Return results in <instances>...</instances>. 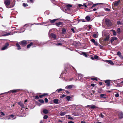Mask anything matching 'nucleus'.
<instances>
[{"label":"nucleus","instance_id":"nucleus-1","mask_svg":"<svg viewBox=\"0 0 123 123\" xmlns=\"http://www.w3.org/2000/svg\"><path fill=\"white\" fill-rule=\"evenodd\" d=\"M4 4L7 8H10L12 7L13 6H11L10 5V1L9 0H6L4 1Z\"/></svg>","mask_w":123,"mask_h":123},{"label":"nucleus","instance_id":"nucleus-2","mask_svg":"<svg viewBox=\"0 0 123 123\" xmlns=\"http://www.w3.org/2000/svg\"><path fill=\"white\" fill-rule=\"evenodd\" d=\"M2 33L3 35L2 36H8L10 35H13L14 34V33H12L11 32L7 33L6 31H3L2 32Z\"/></svg>","mask_w":123,"mask_h":123},{"label":"nucleus","instance_id":"nucleus-3","mask_svg":"<svg viewBox=\"0 0 123 123\" xmlns=\"http://www.w3.org/2000/svg\"><path fill=\"white\" fill-rule=\"evenodd\" d=\"M105 23L108 26H111L112 25V23L109 19H105Z\"/></svg>","mask_w":123,"mask_h":123},{"label":"nucleus","instance_id":"nucleus-4","mask_svg":"<svg viewBox=\"0 0 123 123\" xmlns=\"http://www.w3.org/2000/svg\"><path fill=\"white\" fill-rule=\"evenodd\" d=\"M20 90L18 89L12 90H11L10 91H9L8 92H4V93H3L0 94V95L5 94L6 93H8L9 92H12V93L16 92H17V91L18 90Z\"/></svg>","mask_w":123,"mask_h":123},{"label":"nucleus","instance_id":"nucleus-5","mask_svg":"<svg viewBox=\"0 0 123 123\" xmlns=\"http://www.w3.org/2000/svg\"><path fill=\"white\" fill-rule=\"evenodd\" d=\"M120 2V0H118L113 2V6L114 7H116L118 6Z\"/></svg>","mask_w":123,"mask_h":123},{"label":"nucleus","instance_id":"nucleus-6","mask_svg":"<svg viewBox=\"0 0 123 123\" xmlns=\"http://www.w3.org/2000/svg\"><path fill=\"white\" fill-rule=\"evenodd\" d=\"M20 44L23 46H26L27 44V41L25 40L23 41L20 42Z\"/></svg>","mask_w":123,"mask_h":123},{"label":"nucleus","instance_id":"nucleus-7","mask_svg":"<svg viewBox=\"0 0 123 123\" xmlns=\"http://www.w3.org/2000/svg\"><path fill=\"white\" fill-rule=\"evenodd\" d=\"M9 45V44L8 43H6L5 45L1 48V50H4L6 49L8 47V46Z\"/></svg>","mask_w":123,"mask_h":123},{"label":"nucleus","instance_id":"nucleus-8","mask_svg":"<svg viewBox=\"0 0 123 123\" xmlns=\"http://www.w3.org/2000/svg\"><path fill=\"white\" fill-rule=\"evenodd\" d=\"M111 80H105V82L106 84V85L108 86H109L110 85V82Z\"/></svg>","mask_w":123,"mask_h":123},{"label":"nucleus","instance_id":"nucleus-9","mask_svg":"<svg viewBox=\"0 0 123 123\" xmlns=\"http://www.w3.org/2000/svg\"><path fill=\"white\" fill-rule=\"evenodd\" d=\"M118 117L119 119H122L123 118V113L121 111L118 114Z\"/></svg>","mask_w":123,"mask_h":123},{"label":"nucleus","instance_id":"nucleus-10","mask_svg":"<svg viewBox=\"0 0 123 123\" xmlns=\"http://www.w3.org/2000/svg\"><path fill=\"white\" fill-rule=\"evenodd\" d=\"M63 23L62 22H59L58 23H55V25L57 26L58 27H61L62 26H60V25H62V24Z\"/></svg>","mask_w":123,"mask_h":123},{"label":"nucleus","instance_id":"nucleus-11","mask_svg":"<svg viewBox=\"0 0 123 123\" xmlns=\"http://www.w3.org/2000/svg\"><path fill=\"white\" fill-rule=\"evenodd\" d=\"M117 38L115 37H111V39L110 40L111 42L112 43L114 40H116L117 39Z\"/></svg>","mask_w":123,"mask_h":123},{"label":"nucleus","instance_id":"nucleus-12","mask_svg":"<svg viewBox=\"0 0 123 123\" xmlns=\"http://www.w3.org/2000/svg\"><path fill=\"white\" fill-rule=\"evenodd\" d=\"M73 85H69L68 86H66L65 87V88L67 89H69L72 88L73 86Z\"/></svg>","mask_w":123,"mask_h":123},{"label":"nucleus","instance_id":"nucleus-13","mask_svg":"<svg viewBox=\"0 0 123 123\" xmlns=\"http://www.w3.org/2000/svg\"><path fill=\"white\" fill-rule=\"evenodd\" d=\"M18 104L20 105L21 107L23 108H25V106L23 104L22 102H20L18 103Z\"/></svg>","mask_w":123,"mask_h":123},{"label":"nucleus","instance_id":"nucleus-14","mask_svg":"<svg viewBox=\"0 0 123 123\" xmlns=\"http://www.w3.org/2000/svg\"><path fill=\"white\" fill-rule=\"evenodd\" d=\"M79 113L78 112H76L72 113V115L74 116H79Z\"/></svg>","mask_w":123,"mask_h":123},{"label":"nucleus","instance_id":"nucleus-15","mask_svg":"<svg viewBox=\"0 0 123 123\" xmlns=\"http://www.w3.org/2000/svg\"><path fill=\"white\" fill-rule=\"evenodd\" d=\"M109 38H110V36L109 35H108L106 36V37L105 38H104V41H108L109 40Z\"/></svg>","mask_w":123,"mask_h":123},{"label":"nucleus","instance_id":"nucleus-16","mask_svg":"<svg viewBox=\"0 0 123 123\" xmlns=\"http://www.w3.org/2000/svg\"><path fill=\"white\" fill-rule=\"evenodd\" d=\"M59 100L58 99H55L53 100L54 103L55 104H58L60 103L58 102Z\"/></svg>","mask_w":123,"mask_h":123},{"label":"nucleus","instance_id":"nucleus-17","mask_svg":"<svg viewBox=\"0 0 123 123\" xmlns=\"http://www.w3.org/2000/svg\"><path fill=\"white\" fill-rule=\"evenodd\" d=\"M51 36L52 38L56 39V35L53 33H52L51 34Z\"/></svg>","mask_w":123,"mask_h":123},{"label":"nucleus","instance_id":"nucleus-18","mask_svg":"<svg viewBox=\"0 0 123 123\" xmlns=\"http://www.w3.org/2000/svg\"><path fill=\"white\" fill-rule=\"evenodd\" d=\"M106 61L108 62L110 64L112 65H113L114 64L113 62L111 60H106Z\"/></svg>","mask_w":123,"mask_h":123},{"label":"nucleus","instance_id":"nucleus-19","mask_svg":"<svg viewBox=\"0 0 123 123\" xmlns=\"http://www.w3.org/2000/svg\"><path fill=\"white\" fill-rule=\"evenodd\" d=\"M58 19H55L53 20H51L50 21V23L51 24H53L55 23L57 20H58Z\"/></svg>","mask_w":123,"mask_h":123},{"label":"nucleus","instance_id":"nucleus-20","mask_svg":"<svg viewBox=\"0 0 123 123\" xmlns=\"http://www.w3.org/2000/svg\"><path fill=\"white\" fill-rule=\"evenodd\" d=\"M16 46L18 48L17 49L18 50H19L21 49L20 46L18 43H16Z\"/></svg>","mask_w":123,"mask_h":123},{"label":"nucleus","instance_id":"nucleus-21","mask_svg":"<svg viewBox=\"0 0 123 123\" xmlns=\"http://www.w3.org/2000/svg\"><path fill=\"white\" fill-rule=\"evenodd\" d=\"M25 29L24 28H21L20 29V32H18L17 31H16V32L17 33H19V32H23L25 31Z\"/></svg>","mask_w":123,"mask_h":123},{"label":"nucleus","instance_id":"nucleus-22","mask_svg":"<svg viewBox=\"0 0 123 123\" xmlns=\"http://www.w3.org/2000/svg\"><path fill=\"white\" fill-rule=\"evenodd\" d=\"M66 113L65 112H62L61 111L60 113V115L61 116H64L66 114Z\"/></svg>","mask_w":123,"mask_h":123},{"label":"nucleus","instance_id":"nucleus-23","mask_svg":"<svg viewBox=\"0 0 123 123\" xmlns=\"http://www.w3.org/2000/svg\"><path fill=\"white\" fill-rule=\"evenodd\" d=\"M102 4V3H97L93 4V5H92V7H91V8H90L92 9L93 7L96 6L97 5H98V4Z\"/></svg>","mask_w":123,"mask_h":123},{"label":"nucleus","instance_id":"nucleus-24","mask_svg":"<svg viewBox=\"0 0 123 123\" xmlns=\"http://www.w3.org/2000/svg\"><path fill=\"white\" fill-rule=\"evenodd\" d=\"M98 36V34L97 33H96L93 34L92 36H93L94 38H97Z\"/></svg>","mask_w":123,"mask_h":123},{"label":"nucleus","instance_id":"nucleus-25","mask_svg":"<svg viewBox=\"0 0 123 123\" xmlns=\"http://www.w3.org/2000/svg\"><path fill=\"white\" fill-rule=\"evenodd\" d=\"M66 7H67L68 9L69 10V7H72V5L69 4H68L66 5Z\"/></svg>","mask_w":123,"mask_h":123},{"label":"nucleus","instance_id":"nucleus-26","mask_svg":"<svg viewBox=\"0 0 123 123\" xmlns=\"http://www.w3.org/2000/svg\"><path fill=\"white\" fill-rule=\"evenodd\" d=\"M33 43L32 42H31L27 46V48H29L32 45H33Z\"/></svg>","mask_w":123,"mask_h":123},{"label":"nucleus","instance_id":"nucleus-27","mask_svg":"<svg viewBox=\"0 0 123 123\" xmlns=\"http://www.w3.org/2000/svg\"><path fill=\"white\" fill-rule=\"evenodd\" d=\"M105 94H102L100 95V96L102 98H106V97H105L104 96H105Z\"/></svg>","mask_w":123,"mask_h":123},{"label":"nucleus","instance_id":"nucleus-28","mask_svg":"<svg viewBox=\"0 0 123 123\" xmlns=\"http://www.w3.org/2000/svg\"><path fill=\"white\" fill-rule=\"evenodd\" d=\"M93 4V3L91 1H89L88 2V6H90L92 5Z\"/></svg>","mask_w":123,"mask_h":123},{"label":"nucleus","instance_id":"nucleus-29","mask_svg":"<svg viewBox=\"0 0 123 123\" xmlns=\"http://www.w3.org/2000/svg\"><path fill=\"white\" fill-rule=\"evenodd\" d=\"M81 53L84 56L86 57H87V55L86 54L85 52H82Z\"/></svg>","mask_w":123,"mask_h":123},{"label":"nucleus","instance_id":"nucleus-30","mask_svg":"<svg viewBox=\"0 0 123 123\" xmlns=\"http://www.w3.org/2000/svg\"><path fill=\"white\" fill-rule=\"evenodd\" d=\"M86 19L87 21H89L90 20L91 18L90 17L87 16L86 17Z\"/></svg>","mask_w":123,"mask_h":123},{"label":"nucleus","instance_id":"nucleus-31","mask_svg":"<svg viewBox=\"0 0 123 123\" xmlns=\"http://www.w3.org/2000/svg\"><path fill=\"white\" fill-rule=\"evenodd\" d=\"M46 95V93H45L43 94L42 95H39V98H43V97H44V96H45Z\"/></svg>","mask_w":123,"mask_h":123},{"label":"nucleus","instance_id":"nucleus-32","mask_svg":"<svg viewBox=\"0 0 123 123\" xmlns=\"http://www.w3.org/2000/svg\"><path fill=\"white\" fill-rule=\"evenodd\" d=\"M117 33L119 34L120 32V28H118L117 29Z\"/></svg>","mask_w":123,"mask_h":123},{"label":"nucleus","instance_id":"nucleus-33","mask_svg":"<svg viewBox=\"0 0 123 123\" xmlns=\"http://www.w3.org/2000/svg\"><path fill=\"white\" fill-rule=\"evenodd\" d=\"M66 29L64 28H62V33L63 34H64L66 32Z\"/></svg>","mask_w":123,"mask_h":123},{"label":"nucleus","instance_id":"nucleus-34","mask_svg":"<svg viewBox=\"0 0 123 123\" xmlns=\"http://www.w3.org/2000/svg\"><path fill=\"white\" fill-rule=\"evenodd\" d=\"M91 108L92 109H95L96 108V107L94 105H92Z\"/></svg>","mask_w":123,"mask_h":123},{"label":"nucleus","instance_id":"nucleus-35","mask_svg":"<svg viewBox=\"0 0 123 123\" xmlns=\"http://www.w3.org/2000/svg\"><path fill=\"white\" fill-rule=\"evenodd\" d=\"M64 89H58L57 90H56V91H57V92L58 93H59L62 90H64Z\"/></svg>","mask_w":123,"mask_h":123},{"label":"nucleus","instance_id":"nucleus-36","mask_svg":"<svg viewBox=\"0 0 123 123\" xmlns=\"http://www.w3.org/2000/svg\"><path fill=\"white\" fill-rule=\"evenodd\" d=\"M111 31H112L113 32V35L114 36L116 35V32L114 30H112Z\"/></svg>","mask_w":123,"mask_h":123},{"label":"nucleus","instance_id":"nucleus-37","mask_svg":"<svg viewBox=\"0 0 123 123\" xmlns=\"http://www.w3.org/2000/svg\"><path fill=\"white\" fill-rule=\"evenodd\" d=\"M117 55L119 57H121V52L120 51H118L117 52Z\"/></svg>","mask_w":123,"mask_h":123},{"label":"nucleus","instance_id":"nucleus-38","mask_svg":"<svg viewBox=\"0 0 123 123\" xmlns=\"http://www.w3.org/2000/svg\"><path fill=\"white\" fill-rule=\"evenodd\" d=\"M102 91V89L101 88L99 89L98 91V93H100Z\"/></svg>","mask_w":123,"mask_h":123},{"label":"nucleus","instance_id":"nucleus-39","mask_svg":"<svg viewBox=\"0 0 123 123\" xmlns=\"http://www.w3.org/2000/svg\"><path fill=\"white\" fill-rule=\"evenodd\" d=\"M38 101L40 103L42 104L43 103H44V101L43 99H39Z\"/></svg>","mask_w":123,"mask_h":123},{"label":"nucleus","instance_id":"nucleus-40","mask_svg":"<svg viewBox=\"0 0 123 123\" xmlns=\"http://www.w3.org/2000/svg\"><path fill=\"white\" fill-rule=\"evenodd\" d=\"M91 80H95L96 81L98 80V79L96 77L91 78Z\"/></svg>","mask_w":123,"mask_h":123},{"label":"nucleus","instance_id":"nucleus-41","mask_svg":"<svg viewBox=\"0 0 123 123\" xmlns=\"http://www.w3.org/2000/svg\"><path fill=\"white\" fill-rule=\"evenodd\" d=\"M79 22H80V21H81L83 22H85V19H78V20Z\"/></svg>","mask_w":123,"mask_h":123},{"label":"nucleus","instance_id":"nucleus-42","mask_svg":"<svg viewBox=\"0 0 123 123\" xmlns=\"http://www.w3.org/2000/svg\"><path fill=\"white\" fill-rule=\"evenodd\" d=\"M43 113L45 114H46V109L44 110H43V112H41L42 114L43 115Z\"/></svg>","mask_w":123,"mask_h":123},{"label":"nucleus","instance_id":"nucleus-43","mask_svg":"<svg viewBox=\"0 0 123 123\" xmlns=\"http://www.w3.org/2000/svg\"><path fill=\"white\" fill-rule=\"evenodd\" d=\"M71 98V97L70 96H68L66 97L68 101H69Z\"/></svg>","mask_w":123,"mask_h":123},{"label":"nucleus","instance_id":"nucleus-44","mask_svg":"<svg viewBox=\"0 0 123 123\" xmlns=\"http://www.w3.org/2000/svg\"><path fill=\"white\" fill-rule=\"evenodd\" d=\"M51 1L54 4H55L56 3L57 1L56 0H51Z\"/></svg>","mask_w":123,"mask_h":123},{"label":"nucleus","instance_id":"nucleus-45","mask_svg":"<svg viewBox=\"0 0 123 123\" xmlns=\"http://www.w3.org/2000/svg\"><path fill=\"white\" fill-rule=\"evenodd\" d=\"M94 58L95 59H98V56L97 55H95L94 56Z\"/></svg>","mask_w":123,"mask_h":123},{"label":"nucleus","instance_id":"nucleus-46","mask_svg":"<svg viewBox=\"0 0 123 123\" xmlns=\"http://www.w3.org/2000/svg\"><path fill=\"white\" fill-rule=\"evenodd\" d=\"M23 5L24 7H26L28 6V5L27 4H26L25 3H23Z\"/></svg>","mask_w":123,"mask_h":123},{"label":"nucleus","instance_id":"nucleus-47","mask_svg":"<svg viewBox=\"0 0 123 123\" xmlns=\"http://www.w3.org/2000/svg\"><path fill=\"white\" fill-rule=\"evenodd\" d=\"M0 113L1 115L2 116H4L5 115V114L4 113L2 112L1 111L0 112Z\"/></svg>","mask_w":123,"mask_h":123},{"label":"nucleus","instance_id":"nucleus-48","mask_svg":"<svg viewBox=\"0 0 123 123\" xmlns=\"http://www.w3.org/2000/svg\"><path fill=\"white\" fill-rule=\"evenodd\" d=\"M62 45V44L61 43H57L56 44V45L57 46H59V45L61 46Z\"/></svg>","mask_w":123,"mask_h":123},{"label":"nucleus","instance_id":"nucleus-49","mask_svg":"<svg viewBox=\"0 0 123 123\" xmlns=\"http://www.w3.org/2000/svg\"><path fill=\"white\" fill-rule=\"evenodd\" d=\"M100 117H101L102 118L104 117V116L102 114V113H101L100 114Z\"/></svg>","mask_w":123,"mask_h":123},{"label":"nucleus","instance_id":"nucleus-50","mask_svg":"<svg viewBox=\"0 0 123 123\" xmlns=\"http://www.w3.org/2000/svg\"><path fill=\"white\" fill-rule=\"evenodd\" d=\"M65 95L64 94H63L60 97L61 98H63L65 96Z\"/></svg>","mask_w":123,"mask_h":123},{"label":"nucleus","instance_id":"nucleus-51","mask_svg":"<svg viewBox=\"0 0 123 123\" xmlns=\"http://www.w3.org/2000/svg\"><path fill=\"white\" fill-rule=\"evenodd\" d=\"M91 41L92 42L94 43H95V41L94 39H92L91 40Z\"/></svg>","mask_w":123,"mask_h":123},{"label":"nucleus","instance_id":"nucleus-52","mask_svg":"<svg viewBox=\"0 0 123 123\" xmlns=\"http://www.w3.org/2000/svg\"><path fill=\"white\" fill-rule=\"evenodd\" d=\"M26 116V114L25 113H23V115H21L19 116L20 117H25Z\"/></svg>","mask_w":123,"mask_h":123},{"label":"nucleus","instance_id":"nucleus-53","mask_svg":"<svg viewBox=\"0 0 123 123\" xmlns=\"http://www.w3.org/2000/svg\"><path fill=\"white\" fill-rule=\"evenodd\" d=\"M45 123L46 121L44 120H43V121H41L40 122V123Z\"/></svg>","mask_w":123,"mask_h":123},{"label":"nucleus","instance_id":"nucleus-54","mask_svg":"<svg viewBox=\"0 0 123 123\" xmlns=\"http://www.w3.org/2000/svg\"><path fill=\"white\" fill-rule=\"evenodd\" d=\"M71 30L74 33L75 32V31H74V29L73 28H72L71 29Z\"/></svg>","mask_w":123,"mask_h":123},{"label":"nucleus","instance_id":"nucleus-55","mask_svg":"<svg viewBox=\"0 0 123 123\" xmlns=\"http://www.w3.org/2000/svg\"><path fill=\"white\" fill-rule=\"evenodd\" d=\"M7 117L8 116H6L5 117H4L3 118H1V119H3L6 120L7 119Z\"/></svg>","mask_w":123,"mask_h":123},{"label":"nucleus","instance_id":"nucleus-56","mask_svg":"<svg viewBox=\"0 0 123 123\" xmlns=\"http://www.w3.org/2000/svg\"><path fill=\"white\" fill-rule=\"evenodd\" d=\"M46 23L45 22H43V23H41L40 24L42 25H46Z\"/></svg>","mask_w":123,"mask_h":123},{"label":"nucleus","instance_id":"nucleus-57","mask_svg":"<svg viewBox=\"0 0 123 123\" xmlns=\"http://www.w3.org/2000/svg\"><path fill=\"white\" fill-rule=\"evenodd\" d=\"M98 45L99 46V47L100 49H103V46H102L100 44H99V45Z\"/></svg>","mask_w":123,"mask_h":123},{"label":"nucleus","instance_id":"nucleus-58","mask_svg":"<svg viewBox=\"0 0 123 123\" xmlns=\"http://www.w3.org/2000/svg\"><path fill=\"white\" fill-rule=\"evenodd\" d=\"M9 116L10 117H11V119L12 118H13V117H14V116L13 115H10Z\"/></svg>","mask_w":123,"mask_h":123},{"label":"nucleus","instance_id":"nucleus-59","mask_svg":"<svg viewBox=\"0 0 123 123\" xmlns=\"http://www.w3.org/2000/svg\"><path fill=\"white\" fill-rule=\"evenodd\" d=\"M94 44L95 45H98V43L97 42L95 41V43H94Z\"/></svg>","mask_w":123,"mask_h":123},{"label":"nucleus","instance_id":"nucleus-60","mask_svg":"<svg viewBox=\"0 0 123 123\" xmlns=\"http://www.w3.org/2000/svg\"><path fill=\"white\" fill-rule=\"evenodd\" d=\"M115 96L117 97H118L119 96V94L118 93H117L115 95Z\"/></svg>","mask_w":123,"mask_h":123},{"label":"nucleus","instance_id":"nucleus-61","mask_svg":"<svg viewBox=\"0 0 123 123\" xmlns=\"http://www.w3.org/2000/svg\"><path fill=\"white\" fill-rule=\"evenodd\" d=\"M39 98V97L37 95L35 96V99H38Z\"/></svg>","mask_w":123,"mask_h":123},{"label":"nucleus","instance_id":"nucleus-62","mask_svg":"<svg viewBox=\"0 0 123 123\" xmlns=\"http://www.w3.org/2000/svg\"><path fill=\"white\" fill-rule=\"evenodd\" d=\"M68 119H71V120H72L73 119V118L72 117H71L70 116H69L68 117Z\"/></svg>","mask_w":123,"mask_h":123},{"label":"nucleus","instance_id":"nucleus-63","mask_svg":"<svg viewBox=\"0 0 123 123\" xmlns=\"http://www.w3.org/2000/svg\"><path fill=\"white\" fill-rule=\"evenodd\" d=\"M117 24L118 25L121 24V22L120 21H117Z\"/></svg>","mask_w":123,"mask_h":123},{"label":"nucleus","instance_id":"nucleus-64","mask_svg":"<svg viewBox=\"0 0 123 123\" xmlns=\"http://www.w3.org/2000/svg\"><path fill=\"white\" fill-rule=\"evenodd\" d=\"M110 9L108 8H106L105 9V10L106 11H109L110 10Z\"/></svg>","mask_w":123,"mask_h":123}]
</instances>
